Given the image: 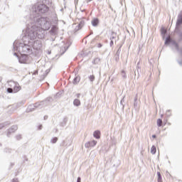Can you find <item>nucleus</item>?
I'll list each match as a JSON object with an SVG mask.
<instances>
[{"instance_id": "a211bd4d", "label": "nucleus", "mask_w": 182, "mask_h": 182, "mask_svg": "<svg viewBox=\"0 0 182 182\" xmlns=\"http://www.w3.org/2000/svg\"><path fill=\"white\" fill-rule=\"evenodd\" d=\"M156 151H157V149H156V146L153 145L151 148V154H156Z\"/></svg>"}, {"instance_id": "c85d7f7f", "label": "nucleus", "mask_w": 182, "mask_h": 182, "mask_svg": "<svg viewBox=\"0 0 182 182\" xmlns=\"http://www.w3.org/2000/svg\"><path fill=\"white\" fill-rule=\"evenodd\" d=\"M157 176H158V182H161V174L160 172H157Z\"/></svg>"}, {"instance_id": "7ed1b4c3", "label": "nucleus", "mask_w": 182, "mask_h": 182, "mask_svg": "<svg viewBox=\"0 0 182 182\" xmlns=\"http://www.w3.org/2000/svg\"><path fill=\"white\" fill-rule=\"evenodd\" d=\"M23 42V43H18V41H14L13 44L14 50H16V52H22L23 55L32 53V46L31 44L26 41Z\"/></svg>"}, {"instance_id": "f257e3e1", "label": "nucleus", "mask_w": 182, "mask_h": 182, "mask_svg": "<svg viewBox=\"0 0 182 182\" xmlns=\"http://www.w3.org/2000/svg\"><path fill=\"white\" fill-rule=\"evenodd\" d=\"M49 11V7L45 4H36L32 6L31 10L29 21L36 25L37 31L41 33H45V31H49L52 26V21L48 17H40L41 14H46Z\"/></svg>"}, {"instance_id": "9d476101", "label": "nucleus", "mask_w": 182, "mask_h": 182, "mask_svg": "<svg viewBox=\"0 0 182 182\" xmlns=\"http://www.w3.org/2000/svg\"><path fill=\"white\" fill-rule=\"evenodd\" d=\"M14 93H17V92H19L21 90V86H19V84L17 82L13 87Z\"/></svg>"}, {"instance_id": "ddd939ff", "label": "nucleus", "mask_w": 182, "mask_h": 182, "mask_svg": "<svg viewBox=\"0 0 182 182\" xmlns=\"http://www.w3.org/2000/svg\"><path fill=\"white\" fill-rule=\"evenodd\" d=\"M99 23V19L98 18H94L92 21V26H97Z\"/></svg>"}, {"instance_id": "0eeeda50", "label": "nucleus", "mask_w": 182, "mask_h": 182, "mask_svg": "<svg viewBox=\"0 0 182 182\" xmlns=\"http://www.w3.org/2000/svg\"><path fill=\"white\" fill-rule=\"evenodd\" d=\"M96 144H97V141L93 140L86 142L85 144V147H86V149H90V147H95Z\"/></svg>"}, {"instance_id": "473e14b6", "label": "nucleus", "mask_w": 182, "mask_h": 182, "mask_svg": "<svg viewBox=\"0 0 182 182\" xmlns=\"http://www.w3.org/2000/svg\"><path fill=\"white\" fill-rule=\"evenodd\" d=\"M16 140H21V139H22V135H21V134L16 135Z\"/></svg>"}, {"instance_id": "393cba45", "label": "nucleus", "mask_w": 182, "mask_h": 182, "mask_svg": "<svg viewBox=\"0 0 182 182\" xmlns=\"http://www.w3.org/2000/svg\"><path fill=\"white\" fill-rule=\"evenodd\" d=\"M90 82H95V75H92L88 77Z\"/></svg>"}, {"instance_id": "2eb2a0df", "label": "nucleus", "mask_w": 182, "mask_h": 182, "mask_svg": "<svg viewBox=\"0 0 182 182\" xmlns=\"http://www.w3.org/2000/svg\"><path fill=\"white\" fill-rule=\"evenodd\" d=\"M79 82H80V77H75L73 80V84L74 85H77V83H79Z\"/></svg>"}, {"instance_id": "3c124183", "label": "nucleus", "mask_w": 182, "mask_h": 182, "mask_svg": "<svg viewBox=\"0 0 182 182\" xmlns=\"http://www.w3.org/2000/svg\"><path fill=\"white\" fill-rule=\"evenodd\" d=\"M153 139H156V135H152Z\"/></svg>"}, {"instance_id": "2f4dec72", "label": "nucleus", "mask_w": 182, "mask_h": 182, "mask_svg": "<svg viewBox=\"0 0 182 182\" xmlns=\"http://www.w3.org/2000/svg\"><path fill=\"white\" fill-rule=\"evenodd\" d=\"M8 93H14V88L9 87L7 88Z\"/></svg>"}, {"instance_id": "20e7f679", "label": "nucleus", "mask_w": 182, "mask_h": 182, "mask_svg": "<svg viewBox=\"0 0 182 182\" xmlns=\"http://www.w3.org/2000/svg\"><path fill=\"white\" fill-rule=\"evenodd\" d=\"M50 101V98H47L44 101H41V102H37L34 105H31L27 108V112H33L35 110V108L37 109L39 107L41 109V107H43L44 106H47L48 103Z\"/></svg>"}, {"instance_id": "a878e982", "label": "nucleus", "mask_w": 182, "mask_h": 182, "mask_svg": "<svg viewBox=\"0 0 182 182\" xmlns=\"http://www.w3.org/2000/svg\"><path fill=\"white\" fill-rule=\"evenodd\" d=\"M56 141H58V137H53L50 140V143H52L53 144H55V143H56Z\"/></svg>"}, {"instance_id": "9b49d317", "label": "nucleus", "mask_w": 182, "mask_h": 182, "mask_svg": "<svg viewBox=\"0 0 182 182\" xmlns=\"http://www.w3.org/2000/svg\"><path fill=\"white\" fill-rule=\"evenodd\" d=\"M57 31H58V27H56V26H53L50 31V35H56Z\"/></svg>"}, {"instance_id": "8fccbe9b", "label": "nucleus", "mask_w": 182, "mask_h": 182, "mask_svg": "<svg viewBox=\"0 0 182 182\" xmlns=\"http://www.w3.org/2000/svg\"><path fill=\"white\" fill-rule=\"evenodd\" d=\"M14 56H18V54H16V53H14Z\"/></svg>"}, {"instance_id": "f03ea898", "label": "nucleus", "mask_w": 182, "mask_h": 182, "mask_svg": "<svg viewBox=\"0 0 182 182\" xmlns=\"http://www.w3.org/2000/svg\"><path fill=\"white\" fill-rule=\"evenodd\" d=\"M27 28L26 30V34L23 36V42H28L30 45H32V41H35L36 38L38 39H43L45 38V33L39 32L36 25H35L31 21L28 20Z\"/></svg>"}, {"instance_id": "1a4fd4ad", "label": "nucleus", "mask_w": 182, "mask_h": 182, "mask_svg": "<svg viewBox=\"0 0 182 182\" xmlns=\"http://www.w3.org/2000/svg\"><path fill=\"white\" fill-rule=\"evenodd\" d=\"M16 130H18V126L16 125L12 126L10 129H9L7 136H9V134H11V133H15Z\"/></svg>"}, {"instance_id": "5701e85b", "label": "nucleus", "mask_w": 182, "mask_h": 182, "mask_svg": "<svg viewBox=\"0 0 182 182\" xmlns=\"http://www.w3.org/2000/svg\"><path fill=\"white\" fill-rule=\"evenodd\" d=\"M172 45L175 47L176 50H178V43H177L176 41H172Z\"/></svg>"}, {"instance_id": "c756f323", "label": "nucleus", "mask_w": 182, "mask_h": 182, "mask_svg": "<svg viewBox=\"0 0 182 182\" xmlns=\"http://www.w3.org/2000/svg\"><path fill=\"white\" fill-rule=\"evenodd\" d=\"M84 25H85V21H81L79 23L78 26L82 28H83Z\"/></svg>"}, {"instance_id": "39448f33", "label": "nucleus", "mask_w": 182, "mask_h": 182, "mask_svg": "<svg viewBox=\"0 0 182 182\" xmlns=\"http://www.w3.org/2000/svg\"><path fill=\"white\" fill-rule=\"evenodd\" d=\"M31 42L32 44H30L31 46V48H34L36 50H41V49L42 48V41L36 40Z\"/></svg>"}, {"instance_id": "4be33fe9", "label": "nucleus", "mask_w": 182, "mask_h": 182, "mask_svg": "<svg viewBox=\"0 0 182 182\" xmlns=\"http://www.w3.org/2000/svg\"><path fill=\"white\" fill-rule=\"evenodd\" d=\"M172 45L175 47L176 50H178V43H177L176 41H172Z\"/></svg>"}, {"instance_id": "cd10ccee", "label": "nucleus", "mask_w": 182, "mask_h": 182, "mask_svg": "<svg viewBox=\"0 0 182 182\" xmlns=\"http://www.w3.org/2000/svg\"><path fill=\"white\" fill-rule=\"evenodd\" d=\"M113 39H116V33H112L110 36V41H113Z\"/></svg>"}, {"instance_id": "58836bf2", "label": "nucleus", "mask_w": 182, "mask_h": 182, "mask_svg": "<svg viewBox=\"0 0 182 182\" xmlns=\"http://www.w3.org/2000/svg\"><path fill=\"white\" fill-rule=\"evenodd\" d=\"M113 45H114L113 40H111V41L109 43V46H113Z\"/></svg>"}, {"instance_id": "37998d69", "label": "nucleus", "mask_w": 182, "mask_h": 182, "mask_svg": "<svg viewBox=\"0 0 182 182\" xmlns=\"http://www.w3.org/2000/svg\"><path fill=\"white\" fill-rule=\"evenodd\" d=\"M12 182H18V178H14V179L12 180Z\"/></svg>"}, {"instance_id": "bb28decb", "label": "nucleus", "mask_w": 182, "mask_h": 182, "mask_svg": "<svg viewBox=\"0 0 182 182\" xmlns=\"http://www.w3.org/2000/svg\"><path fill=\"white\" fill-rule=\"evenodd\" d=\"M170 42H171V38L167 37L165 41V45H168V43H170Z\"/></svg>"}, {"instance_id": "a18cd8bd", "label": "nucleus", "mask_w": 182, "mask_h": 182, "mask_svg": "<svg viewBox=\"0 0 182 182\" xmlns=\"http://www.w3.org/2000/svg\"><path fill=\"white\" fill-rule=\"evenodd\" d=\"M38 130H42V125L38 126Z\"/></svg>"}, {"instance_id": "5fc2aeb1", "label": "nucleus", "mask_w": 182, "mask_h": 182, "mask_svg": "<svg viewBox=\"0 0 182 182\" xmlns=\"http://www.w3.org/2000/svg\"><path fill=\"white\" fill-rule=\"evenodd\" d=\"M167 116H170V114H167Z\"/></svg>"}, {"instance_id": "c9c22d12", "label": "nucleus", "mask_w": 182, "mask_h": 182, "mask_svg": "<svg viewBox=\"0 0 182 182\" xmlns=\"http://www.w3.org/2000/svg\"><path fill=\"white\" fill-rule=\"evenodd\" d=\"M124 102V97H123L121 101H120V105H122V106H123V107H124V105H123V102Z\"/></svg>"}, {"instance_id": "49530a36", "label": "nucleus", "mask_w": 182, "mask_h": 182, "mask_svg": "<svg viewBox=\"0 0 182 182\" xmlns=\"http://www.w3.org/2000/svg\"><path fill=\"white\" fill-rule=\"evenodd\" d=\"M93 0H86L87 4H89V2H92Z\"/></svg>"}, {"instance_id": "4c0bfd02", "label": "nucleus", "mask_w": 182, "mask_h": 182, "mask_svg": "<svg viewBox=\"0 0 182 182\" xmlns=\"http://www.w3.org/2000/svg\"><path fill=\"white\" fill-rule=\"evenodd\" d=\"M5 127V125L4 124H0V130L1 129H4Z\"/></svg>"}, {"instance_id": "6ab92c4d", "label": "nucleus", "mask_w": 182, "mask_h": 182, "mask_svg": "<svg viewBox=\"0 0 182 182\" xmlns=\"http://www.w3.org/2000/svg\"><path fill=\"white\" fill-rule=\"evenodd\" d=\"M134 107L136 110L139 109V102L138 101H134Z\"/></svg>"}, {"instance_id": "a19ab883", "label": "nucleus", "mask_w": 182, "mask_h": 182, "mask_svg": "<svg viewBox=\"0 0 182 182\" xmlns=\"http://www.w3.org/2000/svg\"><path fill=\"white\" fill-rule=\"evenodd\" d=\"M139 65H140V62L137 63L136 68H138V69H140V66H139Z\"/></svg>"}, {"instance_id": "72a5a7b5", "label": "nucleus", "mask_w": 182, "mask_h": 182, "mask_svg": "<svg viewBox=\"0 0 182 182\" xmlns=\"http://www.w3.org/2000/svg\"><path fill=\"white\" fill-rule=\"evenodd\" d=\"M11 149L6 148V149H4V152H5V153H11Z\"/></svg>"}, {"instance_id": "6e6552de", "label": "nucleus", "mask_w": 182, "mask_h": 182, "mask_svg": "<svg viewBox=\"0 0 182 182\" xmlns=\"http://www.w3.org/2000/svg\"><path fill=\"white\" fill-rule=\"evenodd\" d=\"M180 25H182V11L178 15V19L176 21V29L178 28Z\"/></svg>"}, {"instance_id": "412c9836", "label": "nucleus", "mask_w": 182, "mask_h": 182, "mask_svg": "<svg viewBox=\"0 0 182 182\" xmlns=\"http://www.w3.org/2000/svg\"><path fill=\"white\" fill-rule=\"evenodd\" d=\"M161 124H163V120H161V119H159L157 120V126L159 127H161Z\"/></svg>"}, {"instance_id": "423d86ee", "label": "nucleus", "mask_w": 182, "mask_h": 182, "mask_svg": "<svg viewBox=\"0 0 182 182\" xmlns=\"http://www.w3.org/2000/svg\"><path fill=\"white\" fill-rule=\"evenodd\" d=\"M18 62L19 63H23L25 65L31 63V60H29V56H28V54H21V57L18 58Z\"/></svg>"}, {"instance_id": "b1692460", "label": "nucleus", "mask_w": 182, "mask_h": 182, "mask_svg": "<svg viewBox=\"0 0 182 182\" xmlns=\"http://www.w3.org/2000/svg\"><path fill=\"white\" fill-rule=\"evenodd\" d=\"M172 45L175 47L176 50H178V43H177L176 41H172Z\"/></svg>"}, {"instance_id": "4468645a", "label": "nucleus", "mask_w": 182, "mask_h": 182, "mask_svg": "<svg viewBox=\"0 0 182 182\" xmlns=\"http://www.w3.org/2000/svg\"><path fill=\"white\" fill-rule=\"evenodd\" d=\"M18 82H16L14 81H8V85L9 86V87H13L17 84Z\"/></svg>"}, {"instance_id": "de8ad7c7", "label": "nucleus", "mask_w": 182, "mask_h": 182, "mask_svg": "<svg viewBox=\"0 0 182 182\" xmlns=\"http://www.w3.org/2000/svg\"><path fill=\"white\" fill-rule=\"evenodd\" d=\"M76 96H77V98H79V97H80V94L78 93V94L76 95Z\"/></svg>"}, {"instance_id": "dca6fc26", "label": "nucleus", "mask_w": 182, "mask_h": 182, "mask_svg": "<svg viewBox=\"0 0 182 182\" xmlns=\"http://www.w3.org/2000/svg\"><path fill=\"white\" fill-rule=\"evenodd\" d=\"M73 105H74V106H77V107L80 106V100H79L77 99L74 100Z\"/></svg>"}, {"instance_id": "603ef678", "label": "nucleus", "mask_w": 182, "mask_h": 182, "mask_svg": "<svg viewBox=\"0 0 182 182\" xmlns=\"http://www.w3.org/2000/svg\"><path fill=\"white\" fill-rule=\"evenodd\" d=\"M168 112H170V110H168V111H167V113H168Z\"/></svg>"}, {"instance_id": "c03bdc74", "label": "nucleus", "mask_w": 182, "mask_h": 182, "mask_svg": "<svg viewBox=\"0 0 182 182\" xmlns=\"http://www.w3.org/2000/svg\"><path fill=\"white\" fill-rule=\"evenodd\" d=\"M166 31L165 29H162V33H164V35L166 34Z\"/></svg>"}, {"instance_id": "aec40b11", "label": "nucleus", "mask_w": 182, "mask_h": 182, "mask_svg": "<svg viewBox=\"0 0 182 182\" xmlns=\"http://www.w3.org/2000/svg\"><path fill=\"white\" fill-rule=\"evenodd\" d=\"M121 76L122 77H123V79H126V77H127V75H126V71L122 70L121 72Z\"/></svg>"}, {"instance_id": "79ce46f5", "label": "nucleus", "mask_w": 182, "mask_h": 182, "mask_svg": "<svg viewBox=\"0 0 182 182\" xmlns=\"http://www.w3.org/2000/svg\"><path fill=\"white\" fill-rule=\"evenodd\" d=\"M102 43H98L97 44V48H102Z\"/></svg>"}, {"instance_id": "f3484780", "label": "nucleus", "mask_w": 182, "mask_h": 182, "mask_svg": "<svg viewBox=\"0 0 182 182\" xmlns=\"http://www.w3.org/2000/svg\"><path fill=\"white\" fill-rule=\"evenodd\" d=\"M92 63H94V65H99V63H100V58H95V60L92 61Z\"/></svg>"}, {"instance_id": "f704fd0d", "label": "nucleus", "mask_w": 182, "mask_h": 182, "mask_svg": "<svg viewBox=\"0 0 182 182\" xmlns=\"http://www.w3.org/2000/svg\"><path fill=\"white\" fill-rule=\"evenodd\" d=\"M80 29H82V28H81V27H79V26L77 25V26L75 27V32H77V31H80Z\"/></svg>"}, {"instance_id": "7c9ffc66", "label": "nucleus", "mask_w": 182, "mask_h": 182, "mask_svg": "<svg viewBox=\"0 0 182 182\" xmlns=\"http://www.w3.org/2000/svg\"><path fill=\"white\" fill-rule=\"evenodd\" d=\"M49 72H50V70H46V74H44V75H43V79H45V77H46V76H48V74L49 73Z\"/></svg>"}, {"instance_id": "ea45409f", "label": "nucleus", "mask_w": 182, "mask_h": 182, "mask_svg": "<svg viewBox=\"0 0 182 182\" xmlns=\"http://www.w3.org/2000/svg\"><path fill=\"white\" fill-rule=\"evenodd\" d=\"M134 102H138V101H137V94H136V96L134 97Z\"/></svg>"}, {"instance_id": "6e6d98bb", "label": "nucleus", "mask_w": 182, "mask_h": 182, "mask_svg": "<svg viewBox=\"0 0 182 182\" xmlns=\"http://www.w3.org/2000/svg\"><path fill=\"white\" fill-rule=\"evenodd\" d=\"M0 146H2V144H0Z\"/></svg>"}, {"instance_id": "e433bc0d", "label": "nucleus", "mask_w": 182, "mask_h": 182, "mask_svg": "<svg viewBox=\"0 0 182 182\" xmlns=\"http://www.w3.org/2000/svg\"><path fill=\"white\" fill-rule=\"evenodd\" d=\"M137 69H136V70H135V72H134V73H135V75L136 74V73H138V75H139V72H140V68H136Z\"/></svg>"}, {"instance_id": "f8f14e48", "label": "nucleus", "mask_w": 182, "mask_h": 182, "mask_svg": "<svg viewBox=\"0 0 182 182\" xmlns=\"http://www.w3.org/2000/svg\"><path fill=\"white\" fill-rule=\"evenodd\" d=\"M93 136L94 137H95V139H100V131H95L93 134Z\"/></svg>"}, {"instance_id": "864d4df0", "label": "nucleus", "mask_w": 182, "mask_h": 182, "mask_svg": "<svg viewBox=\"0 0 182 182\" xmlns=\"http://www.w3.org/2000/svg\"><path fill=\"white\" fill-rule=\"evenodd\" d=\"M48 55H50V52H48Z\"/></svg>"}, {"instance_id": "09e8293b", "label": "nucleus", "mask_w": 182, "mask_h": 182, "mask_svg": "<svg viewBox=\"0 0 182 182\" xmlns=\"http://www.w3.org/2000/svg\"><path fill=\"white\" fill-rule=\"evenodd\" d=\"M179 65H182V60L178 61Z\"/></svg>"}]
</instances>
